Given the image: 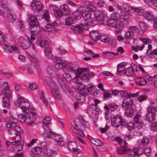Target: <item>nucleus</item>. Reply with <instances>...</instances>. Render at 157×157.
Here are the masks:
<instances>
[{
	"instance_id": "nucleus-56",
	"label": "nucleus",
	"mask_w": 157,
	"mask_h": 157,
	"mask_svg": "<svg viewBox=\"0 0 157 157\" xmlns=\"http://www.w3.org/2000/svg\"><path fill=\"white\" fill-rule=\"evenodd\" d=\"M3 45L4 50L8 52L11 51V46L10 45L6 43H3Z\"/></svg>"
},
{
	"instance_id": "nucleus-62",
	"label": "nucleus",
	"mask_w": 157,
	"mask_h": 157,
	"mask_svg": "<svg viewBox=\"0 0 157 157\" xmlns=\"http://www.w3.org/2000/svg\"><path fill=\"white\" fill-rule=\"evenodd\" d=\"M147 98V97L145 95H141L138 98V101L141 102L144 100H146Z\"/></svg>"
},
{
	"instance_id": "nucleus-55",
	"label": "nucleus",
	"mask_w": 157,
	"mask_h": 157,
	"mask_svg": "<svg viewBox=\"0 0 157 157\" xmlns=\"http://www.w3.org/2000/svg\"><path fill=\"white\" fill-rule=\"evenodd\" d=\"M63 78L66 81H69L72 79V78L68 74L65 73L63 75Z\"/></svg>"
},
{
	"instance_id": "nucleus-33",
	"label": "nucleus",
	"mask_w": 157,
	"mask_h": 157,
	"mask_svg": "<svg viewBox=\"0 0 157 157\" xmlns=\"http://www.w3.org/2000/svg\"><path fill=\"white\" fill-rule=\"evenodd\" d=\"M134 109L132 108H130L125 110L124 114L127 117H131L134 115Z\"/></svg>"
},
{
	"instance_id": "nucleus-9",
	"label": "nucleus",
	"mask_w": 157,
	"mask_h": 157,
	"mask_svg": "<svg viewBox=\"0 0 157 157\" xmlns=\"http://www.w3.org/2000/svg\"><path fill=\"white\" fill-rule=\"evenodd\" d=\"M2 92L3 94L10 97L12 95L13 91L10 88L7 82H3V83L2 84Z\"/></svg>"
},
{
	"instance_id": "nucleus-10",
	"label": "nucleus",
	"mask_w": 157,
	"mask_h": 157,
	"mask_svg": "<svg viewBox=\"0 0 157 157\" xmlns=\"http://www.w3.org/2000/svg\"><path fill=\"white\" fill-rule=\"evenodd\" d=\"M120 120L118 122V127L122 126H125L129 130H131L135 126L134 124L132 122L127 123L125 120L122 119L121 117H118Z\"/></svg>"
},
{
	"instance_id": "nucleus-44",
	"label": "nucleus",
	"mask_w": 157,
	"mask_h": 157,
	"mask_svg": "<svg viewBox=\"0 0 157 157\" xmlns=\"http://www.w3.org/2000/svg\"><path fill=\"white\" fill-rule=\"evenodd\" d=\"M43 30L45 32H50L52 29V25L47 24L42 27Z\"/></svg>"
},
{
	"instance_id": "nucleus-39",
	"label": "nucleus",
	"mask_w": 157,
	"mask_h": 157,
	"mask_svg": "<svg viewBox=\"0 0 157 157\" xmlns=\"http://www.w3.org/2000/svg\"><path fill=\"white\" fill-rule=\"evenodd\" d=\"M42 151V149L40 147H35L32 150V152L34 154H39Z\"/></svg>"
},
{
	"instance_id": "nucleus-15",
	"label": "nucleus",
	"mask_w": 157,
	"mask_h": 157,
	"mask_svg": "<svg viewBox=\"0 0 157 157\" xmlns=\"http://www.w3.org/2000/svg\"><path fill=\"white\" fill-rule=\"evenodd\" d=\"M36 43L41 48L45 47L46 48L49 47L48 41L44 38L40 37L38 38Z\"/></svg>"
},
{
	"instance_id": "nucleus-19",
	"label": "nucleus",
	"mask_w": 157,
	"mask_h": 157,
	"mask_svg": "<svg viewBox=\"0 0 157 157\" xmlns=\"http://www.w3.org/2000/svg\"><path fill=\"white\" fill-rule=\"evenodd\" d=\"M151 106H149L147 109L148 113H154L156 111L157 108V101L155 100H152L151 101Z\"/></svg>"
},
{
	"instance_id": "nucleus-18",
	"label": "nucleus",
	"mask_w": 157,
	"mask_h": 157,
	"mask_svg": "<svg viewBox=\"0 0 157 157\" xmlns=\"http://www.w3.org/2000/svg\"><path fill=\"white\" fill-rule=\"evenodd\" d=\"M141 116L138 114H136L133 118L134 121L135 123V126L139 129L142 128V123L141 121Z\"/></svg>"
},
{
	"instance_id": "nucleus-6",
	"label": "nucleus",
	"mask_w": 157,
	"mask_h": 157,
	"mask_svg": "<svg viewBox=\"0 0 157 157\" xmlns=\"http://www.w3.org/2000/svg\"><path fill=\"white\" fill-rule=\"evenodd\" d=\"M133 7H131L125 5L124 6H119L118 9H119L122 12L124 11V12L122 13L121 15L120 16V21H121L122 20H124L127 19V16H125L126 14L127 15V12H129L132 9Z\"/></svg>"
},
{
	"instance_id": "nucleus-57",
	"label": "nucleus",
	"mask_w": 157,
	"mask_h": 157,
	"mask_svg": "<svg viewBox=\"0 0 157 157\" xmlns=\"http://www.w3.org/2000/svg\"><path fill=\"white\" fill-rule=\"evenodd\" d=\"M140 39L143 43V44H147L148 43H151L152 42L151 40L147 38H140Z\"/></svg>"
},
{
	"instance_id": "nucleus-50",
	"label": "nucleus",
	"mask_w": 157,
	"mask_h": 157,
	"mask_svg": "<svg viewBox=\"0 0 157 157\" xmlns=\"http://www.w3.org/2000/svg\"><path fill=\"white\" fill-rule=\"evenodd\" d=\"M52 138L55 140L56 142H57V143L60 140L61 141V140H62L63 139L60 136L54 133L53 134Z\"/></svg>"
},
{
	"instance_id": "nucleus-3",
	"label": "nucleus",
	"mask_w": 157,
	"mask_h": 157,
	"mask_svg": "<svg viewBox=\"0 0 157 157\" xmlns=\"http://www.w3.org/2000/svg\"><path fill=\"white\" fill-rule=\"evenodd\" d=\"M45 80L47 85L50 86L51 91L53 96L57 99H59L58 91L59 87L58 85L50 77L46 78Z\"/></svg>"
},
{
	"instance_id": "nucleus-49",
	"label": "nucleus",
	"mask_w": 157,
	"mask_h": 157,
	"mask_svg": "<svg viewBox=\"0 0 157 157\" xmlns=\"http://www.w3.org/2000/svg\"><path fill=\"white\" fill-rule=\"evenodd\" d=\"M117 118L115 117H113L111 118V124L113 126L116 128L118 127V123H117L116 120Z\"/></svg>"
},
{
	"instance_id": "nucleus-2",
	"label": "nucleus",
	"mask_w": 157,
	"mask_h": 157,
	"mask_svg": "<svg viewBox=\"0 0 157 157\" xmlns=\"http://www.w3.org/2000/svg\"><path fill=\"white\" fill-rule=\"evenodd\" d=\"M128 146L126 142L118 137V154H124L125 157H134L133 150L128 149Z\"/></svg>"
},
{
	"instance_id": "nucleus-5",
	"label": "nucleus",
	"mask_w": 157,
	"mask_h": 157,
	"mask_svg": "<svg viewBox=\"0 0 157 157\" xmlns=\"http://www.w3.org/2000/svg\"><path fill=\"white\" fill-rule=\"evenodd\" d=\"M6 125L8 128H10L8 130L9 133L11 134L12 133V130H14L17 132L16 133H22V131L20 126L17 125L14 122H10L7 123Z\"/></svg>"
},
{
	"instance_id": "nucleus-60",
	"label": "nucleus",
	"mask_w": 157,
	"mask_h": 157,
	"mask_svg": "<svg viewBox=\"0 0 157 157\" xmlns=\"http://www.w3.org/2000/svg\"><path fill=\"white\" fill-rule=\"evenodd\" d=\"M43 123L45 125H47L50 123L51 119L49 117H47L43 120Z\"/></svg>"
},
{
	"instance_id": "nucleus-30",
	"label": "nucleus",
	"mask_w": 157,
	"mask_h": 157,
	"mask_svg": "<svg viewBox=\"0 0 157 157\" xmlns=\"http://www.w3.org/2000/svg\"><path fill=\"white\" fill-rule=\"evenodd\" d=\"M143 16L144 18L148 21L154 20V15L151 12L147 11L144 12Z\"/></svg>"
},
{
	"instance_id": "nucleus-7",
	"label": "nucleus",
	"mask_w": 157,
	"mask_h": 157,
	"mask_svg": "<svg viewBox=\"0 0 157 157\" xmlns=\"http://www.w3.org/2000/svg\"><path fill=\"white\" fill-rule=\"evenodd\" d=\"M118 14L117 13H114L112 14V19H109L105 22L106 25L112 27L116 28L117 27L118 20L117 17Z\"/></svg>"
},
{
	"instance_id": "nucleus-38",
	"label": "nucleus",
	"mask_w": 157,
	"mask_h": 157,
	"mask_svg": "<svg viewBox=\"0 0 157 157\" xmlns=\"http://www.w3.org/2000/svg\"><path fill=\"white\" fill-rule=\"evenodd\" d=\"M135 155L139 156L143 153V149L140 147L135 148L133 149Z\"/></svg>"
},
{
	"instance_id": "nucleus-52",
	"label": "nucleus",
	"mask_w": 157,
	"mask_h": 157,
	"mask_svg": "<svg viewBox=\"0 0 157 157\" xmlns=\"http://www.w3.org/2000/svg\"><path fill=\"white\" fill-rule=\"evenodd\" d=\"M139 25L140 27V30L142 31V32L143 33L147 28L146 25L144 23L141 22L139 23Z\"/></svg>"
},
{
	"instance_id": "nucleus-41",
	"label": "nucleus",
	"mask_w": 157,
	"mask_h": 157,
	"mask_svg": "<svg viewBox=\"0 0 157 157\" xmlns=\"http://www.w3.org/2000/svg\"><path fill=\"white\" fill-rule=\"evenodd\" d=\"M18 28L21 31L23 32L24 31V28L26 26V24L24 22H18L17 23Z\"/></svg>"
},
{
	"instance_id": "nucleus-12",
	"label": "nucleus",
	"mask_w": 157,
	"mask_h": 157,
	"mask_svg": "<svg viewBox=\"0 0 157 157\" xmlns=\"http://www.w3.org/2000/svg\"><path fill=\"white\" fill-rule=\"evenodd\" d=\"M131 98H127L123 100L121 105L123 108L124 109L131 108L133 104V102Z\"/></svg>"
},
{
	"instance_id": "nucleus-34",
	"label": "nucleus",
	"mask_w": 157,
	"mask_h": 157,
	"mask_svg": "<svg viewBox=\"0 0 157 157\" xmlns=\"http://www.w3.org/2000/svg\"><path fill=\"white\" fill-rule=\"evenodd\" d=\"M91 142L92 144L97 146H101L103 145L102 142L100 140L98 139H92Z\"/></svg>"
},
{
	"instance_id": "nucleus-24",
	"label": "nucleus",
	"mask_w": 157,
	"mask_h": 157,
	"mask_svg": "<svg viewBox=\"0 0 157 157\" xmlns=\"http://www.w3.org/2000/svg\"><path fill=\"white\" fill-rule=\"evenodd\" d=\"M89 34L91 39L95 41H96L99 39L100 36L97 31H91L90 32Z\"/></svg>"
},
{
	"instance_id": "nucleus-23",
	"label": "nucleus",
	"mask_w": 157,
	"mask_h": 157,
	"mask_svg": "<svg viewBox=\"0 0 157 157\" xmlns=\"http://www.w3.org/2000/svg\"><path fill=\"white\" fill-rule=\"evenodd\" d=\"M120 95L123 97L134 98L138 96V94L129 93L128 94L127 92L125 91H121L120 92Z\"/></svg>"
},
{
	"instance_id": "nucleus-4",
	"label": "nucleus",
	"mask_w": 157,
	"mask_h": 157,
	"mask_svg": "<svg viewBox=\"0 0 157 157\" xmlns=\"http://www.w3.org/2000/svg\"><path fill=\"white\" fill-rule=\"evenodd\" d=\"M79 120L80 125H76L74 123V124L71 126V128L75 133L82 137H84L85 136V134L82 130L81 129H78L79 127L80 126H81L82 125L84 128H88L89 127V125L88 123L87 122L85 121L82 118H79Z\"/></svg>"
},
{
	"instance_id": "nucleus-47",
	"label": "nucleus",
	"mask_w": 157,
	"mask_h": 157,
	"mask_svg": "<svg viewBox=\"0 0 157 157\" xmlns=\"http://www.w3.org/2000/svg\"><path fill=\"white\" fill-rule=\"evenodd\" d=\"M99 40L102 42L104 43H110L111 41L110 38L109 37H105L104 36H100Z\"/></svg>"
},
{
	"instance_id": "nucleus-25",
	"label": "nucleus",
	"mask_w": 157,
	"mask_h": 157,
	"mask_svg": "<svg viewBox=\"0 0 157 157\" xmlns=\"http://www.w3.org/2000/svg\"><path fill=\"white\" fill-rule=\"evenodd\" d=\"M71 28L77 31L78 33H80L83 32L85 29V26L82 24H80L76 26H72Z\"/></svg>"
},
{
	"instance_id": "nucleus-31",
	"label": "nucleus",
	"mask_w": 157,
	"mask_h": 157,
	"mask_svg": "<svg viewBox=\"0 0 157 157\" xmlns=\"http://www.w3.org/2000/svg\"><path fill=\"white\" fill-rule=\"evenodd\" d=\"M54 134L48 128H47L44 130L43 135L45 137L52 138Z\"/></svg>"
},
{
	"instance_id": "nucleus-17",
	"label": "nucleus",
	"mask_w": 157,
	"mask_h": 157,
	"mask_svg": "<svg viewBox=\"0 0 157 157\" xmlns=\"http://www.w3.org/2000/svg\"><path fill=\"white\" fill-rule=\"evenodd\" d=\"M79 92L81 94V96H80L79 98H78V100L81 102H83L85 99V97L88 94L89 91L86 87H84V88H82L79 91Z\"/></svg>"
},
{
	"instance_id": "nucleus-63",
	"label": "nucleus",
	"mask_w": 157,
	"mask_h": 157,
	"mask_svg": "<svg viewBox=\"0 0 157 157\" xmlns=\"http://www.w3.org/2000/svg\"><path fill=\"white\" fill-rule=\"evenodd\" d=\"M49 9L51 11L56 12L57 11L58 8L56 6L51 5H49Z\"/></svg>"
},
{
	"instance_id": "nucleus-48",
	"label": "nucleus",
	"mask_w": 157,
	"mask_h": 157,
	"mask_svg": "<svg viewBox=\"0 0 157 157\" xmlns=\"http://www.w3.org/2000/svg\"><path fill=\"white\" fill-rule=\"evenodd\" d=\"M9 114V117H7L6 118L4 119V121L6 122H8L9 121H12V122H13L14 121H17V119L13 117L12 115H10V114Z\"/></svg>"
},
{
	"instance_id": "nucleus-54",
	"label": "nucleus",
	"mask_w": 157,
	"mask_h": 157,
	"mask_svg": "<svg viewBox=\"0 0 157 157\" xmlns=\"http://www.w3.org/2000/svg\"><path fill=\"white\" fill-rule=\"evenodd\" d=\"M73 21V19L70 17L67 18L66 19L65 24L67 25H71Z\"/></svg>"
},
{
	"instance_id": "nucleus-53",
	"label": "nucleus",
	"mask_w": 157,
	"mask_h": 157,
	"mask_svg": "<svg viewBox=\"0 0 157 157\" xmlns=\"http://www.w3.org/2000/svg\"><path fill=\"white\" fill-rule=\"evenodd\" d=\"M10 101L9 98L6 97H3V105L5 107L7 106L9 104Z\"/></svg>"
},
{
	"instance_id": "nucleus-58",
	"label": "nucleus",
	"mask_w": 157,
	"mask_h": 157,
	"mask_svg": "<svg viewBox=\"0 0 157 157\" xmlns=\"http://www.w3.org/2000/svg\"><path fill=\"white\" fill-rule=\"evenodd\" d=\"M125 36L128 38H132L134 36V33L132 31H128L126 32Z\"/></svg>"
},
{
	"instance_id": "nucleus-8",
	"label": "nucleus",
	"mask_w": 157,
	"mask_h": 157,
	"mask_svg": "<svg viewBox=\"0 0 157 157\" xmlns=\"http://www.w3.org/2000/svg\"><path fill=\"white\" fill-rule=\"evenodd\" d=\"M18 44L25 49H27L31 45V42L29 40H26L22 37H20L17 40Z\"/></svg>"
},
{
	"instance_id": "nucleus-22",
	"label": "nucleus",
	"mask_w": 157,
	"mask_h": 157,
	"mask_svg": "<svg viewBox=\"0 0 157 157\" xmlns=\"http://www.w3.org/2000/svg\"><path fill=\"white\" fill-rule=\"evenodd\" d=\"M59 12L63 14H68L70 13V10L68 8L67 5L64 4L60 6Z\"/></svg>"
},
{
	"instance_id": "nucleus-26",
	"label": "nucleus",
	"mask_w": 157,
	"mask_h": 157,
	"mask_svg": "<svg viewBox=\"0 0 157 157\" xmlns=\"http://www.w3.org/2000/svg\"><path fill=\"white\" fill-rule=\"evenodd\" d=\"M125 65V63L123 62L118 64V75H123L124 74V70Z\"/></svg>"
},
{
	"instance_id": "nucleus-64",
	"label": "nucleus",
	"mask_w": 157,
	"mask_h": 157,
	"mask_svg": "<svg viewBox=\"0 0 157 157\" xmlns=\"http://www.w3.org/2000/svg\"><path fill=\"white\" fill-rule=\"evenodd\" d=\"M55 60L57 63V64H63L64 61L60 57H57L55 58Z\"/></svg>"
},
{
	"instance_id": "nucleus-1",
	"label": "nucleus",
	"mask_w": 157,
	"mask_h": 157,
	"mask_svg": "<svg viewBox=\"0 0 157 157\" xmlns=\"http://www.w3.org/2000/svg\"><path fill=\"white\" fill-rule=\"evenodd\" d=\"M15 104L17 106H20L22 111L26 113V114L21 117V121L25 122L29 126L32 125L34 124L36 120V116L27 113L29 112V104L28 100L22 97H20L18 98Z\"/></svg>"
},
{
	"instance_id": "nucleus-20",
	"label": "nucleus",
	"mask_w": 157,
	"mask_h": 157,
	"mask_svg": "<svg viewBox=\"0 0 157 157\" xmlns=\"http://www.w3.org/2000/svg\"><path fill=\"white\" fill-rule=\"evenodd\" d=\"M87 72V69L85 68H77L75 71L76 75L75 78L80 77L81 79V76L83 75L84 73Z\"/></svg>"
},
{
	"instance_id": "nucleus-37",
	"label": "nucleus",
	"mask_w": 157,
	"mask_h": 157,
	"mask_svg": "<svg viewBox=\"0 0 157 157\" xmlns=\"http://www.w3.org/2000/svg\"><path fill=\"white\" fill-rule=\"evenodd\" d=\"M134 71H133V68L131 67H128L125 70V73L126 75L128 76H132L134 73Z\"/></svg>"
},
{
	"instance_id": "nucleus-28",
	"label": "nucleus",
	"mask_w": 157,
	"mask_h": 157,
	"mask_svg": "<svg viewBox=\"0 0 157 157\" xmlns=\"http://www.w3.org/2000/svg\"><path fill=\"white\" fill-rule=\"evenodd\" d=\"M29 20L30 21V25L31 26L34 27L37 26L38 25V22L36 18L34 16H31L29 17Z\"/></svg>"
},
{
	"instance_id": "nucleus-40",
	"label": "nucleus",
	"mask_w": 157,
	"mask_h": 157,
	"mask_svg": "<svg viewBox=\"0 0 157 157\" xmlns=\"http://www.w3.org/2000/svg\"><path fill=\"white\" fill-rule=\"evenodd\" d=\"M43 14V18L45 20L48 22H50V15L48 11L46 10H44Z\"/></svg>"
},
{
	"instance_id": "nucleus-42",
	"label": "nucleus",
	"mask_w": 157,
	"mask_h": 157,
	"mask_svg": "<svg viewBox=\"0 0 157 157\" xmlns=\"http://www.w3.org/2000/svg\"><path fill=\"white\" fill-rule=\"evenodd\" d=\"M33 10H36L37 11L41 10L43 9V5L41 2H38L33 7H31Z\"/></svg>"
},
{
	"instance_id": "nucleus-35",
	"label": "nucleus",
	"mask_w": 157,
	"mask_h": 157,
	"mask_svg": "<svg viewBox=\"0 0 157 157\" xmlns=\"http://www.w3.org/2000/svg\"><path fill=\"white\" fill-rule=\"evenodd\" d=\"M146 119L147 121L152 122L155 120V113H148L146 116Z\"/></svg>"
},
{
	"instance_id": "nucleus-45",
	"label": "nucleus",
	"mask_w": 157,
	"mask_h": 157,
	"mask_svg": "<svg viewBox=\"0 0 157 157\" xmlns=\"http://www.w3.org/2000/svg\"><path fill=\"white\" fill-rule=\"evenodd\" d=\"M76 147V144L75 142H71L68 144V149L71 151L74 150Z\"/></svg>"
},
{
	"instance_id": "nucleus-61",
	"label": "nucleus",
	"mask_w": 157,
	"mask_h": 157,
	"mask_svg": "<svg viewBox=\"0 0 157 157\" xmlns=\"http://www.w3.org/2000/svg\"><path fill=\"white\" fill-rule=\"evenodd\" d=\"M149 142V141L148 138L146 137H144L141 141V144L143 145L146 146L148 144Z\"/></svg>"
},
{
	"instance_id": "nucleus-11",
	"label": "nucleus",
	"mask_w": 157,
	"mask_h": 157,
	"mask_svg": "<svg viewBox=\"0 0 157 157\" xmlns=\"http://www.w3.org/2000/svg\"><path fill=\"white\" fill-rule=\"evenodd\" d=\"M78 67V65L77 63L76 62H74L68 63L66 65L65 69L67 70V71L71 72L73 71L75 72L76 69Z\"/></svg>"
},
{
	"instance_id": "nucleus-29",
	"label": "nucleus",
	"mask_w": 157,
	"mask_h": 157,
	"mask_svg": "<svg viewBox=\"0 0 157 157\" xmlns=\"http://www.w3.org/2000/svg\"><path fill=\"white\" fill-rule=\"evenodd\" d=\"M23 141L22 140L20 141V143L17 144L13 148V150L15 152H17L21 151L23 148Z\"/></svg>"
},
{
	"instance_id": "nucleus-51",
	"label": "nucleus",
	"mask_w": 157,
	"mask_h": 157,
	"mask_svg": "<svg viewBox=\"0 0 157 157\" xmlns=\"http://www.w3.org/2000/svg\"><path fill=\"white\" fill-rule=\"evenodd\" d=\"M81 81L83 80L84 81L86 82L89 80L90 76L88 74H86V72L84 73L83 75L81 76Z\"/></svg>"
},
{
	"instance_id": "nucleus-59",
	"label": "nucleus",
	"mask_w": 157,
	"mask_h": 157,
	"mask_svg": "<svg viewBox=\"0 0 157 157\" xmlns=\"http://www.w3.org/2000/svg\"><path fill=\"white\" fill-rule=\"evenodd\" d=\"M38 87V85L36 83H30L29 85V89L31 90L36 89Z\"/></svg>"
},
{
	"instance_id": "nucleus-36",
	"label": "nucleus",
	"mask_w": 157,
	"mask_h": 157,
	"mask_svg": "<svg viewBox=\"0 0 157 157\" xmlns=\"http://www.w3.org/2000/svg\"><path fill=\"white\" fill-rule=\"evenodd\" d=\"M96 20L101 21H104V16L100 12H97L95 13L94 14ZM104 21H103V22Z\"/></svg>"
},
{
	"instance_id": "nucleus-27",
	"label": "nucleus",
	"mask_w": 157,
	"mask_h": 157,
	"mask_svg": "<svg viewBox=\"0 0 157 157\" xmlns=\"http://www.w3.org/2000/svg\"><path fill=\"white\" fill-rule=\"evenodd\" d=\"M8 20L10 22L15 21L16 19V15L13 12H9L7 14Z\"/></svg>"
},
{
	"instance_id": "nucleus-43",
	"label": "nucleus",
	"mask_w": 157,
	"mask_h": 157,
	"mask_svg": "<svg viewBox=\"0 0 157 157\" xmlns=\"http://www.w3.org/2000/svg\"><path fill=\"white\" fill-rule=\"evenodd\" d=\"M40 100L46 105H47L48 103V101L44 98V93L43 91H41L40 94Z\"/></svg>"
},
{
	"instance_id": "nucleus-13",
	"label": "nucleus",
	"mask_w": 157,
	"mask_h": 157,
	"mask_svg": "<svg viewBox=\"0 0 157 157\" xmlns=\"http://www.w3.org/2000/svg\"><path fill=\"white\" fill-rule=\"evenodd\" d=\"M82 15L85 20L87 25H90L92 23L91 15L90 12L85 11L82 13Z\"/></svg>"
},
{
	"instance_id": "nucleus-16",
	"label": "nucleus",
	"mask_w": 157,
	"mask_h": 157,
	"mask_svg": "<svg viewBox=\"0 0 157 157\" xmlns=\"http://www.w3.org/2000/svg\"><path fill=\"white\" fill-rule=\"evenodd\" d=\"M56 77L62 89L64 92H68L69 91L68 87L67 85L65 84L62 78L58 75H56Z\"/></svg>"
},
{
	"instance_id": "nucleus-14",
	"label": "nucleus",
	"mask_w": 157,
	"mask_h": 157,
	"mask_svg": "<svg viewBox=\"0 0 157 157\" xmlns=\"http://www.w3.org/2000/svg\"><path fill=\"white\" fill-rule=\"evenodd\" d=\"M73 81L76 85V89L80 91L85 87V86L82 83L81 79L80 77L75 78L73 79Z\"/></svg>"
},
{
	"instance_id": "nucleus-21",
	"label": "nucleus",
	"mask_w": 157,
	"mask_h": 157,
	"mask_svg": "<svg viewBox=\"0 0 157 157\" xmlns=\"http://www.w3.org/2000/svg\"><path fill=\"white\" fill-rule=\"evenodd\" d=\"M135 82L137 85L141 86L145 85L147 83L146 79L142 77L136 78Z\"/></svg>"
},
{
	"instance_id": "nucleus-32",
	"label": "nucleus",
	"mask_w": 157,
	"mask_h": 157,
	"mask_svg": "<svg viewBox=\"0 0 157 157\" xmlns=\"http://www.w3.org/2000/svg\"><path fill=\"white\" fill-rule=\"evenodd\" d=\"M21 133H16L15 136L13 138H14V140H15L14 141L12 142V144L13 145H15L17 144L20 143V140L21 139V136L20 135Z\"/></svg>"
},
{
	"instance_id": "nucleus-46",
	"label": "nucleus",
	"mask_w": 157,
	"mask_h": 157,
	"mask_svg": "<svg viewBox=\"0 0 157 157\" xmlns=\"http://www.w3.org/2000/svg\"><path fill=\"white\" fill-rule=\"evenodd\" d=\"M82 13L79 11H77L73 13V15L74 18L76 20L80 19L81 17Z\"/></svg>"
}]
</instances>
